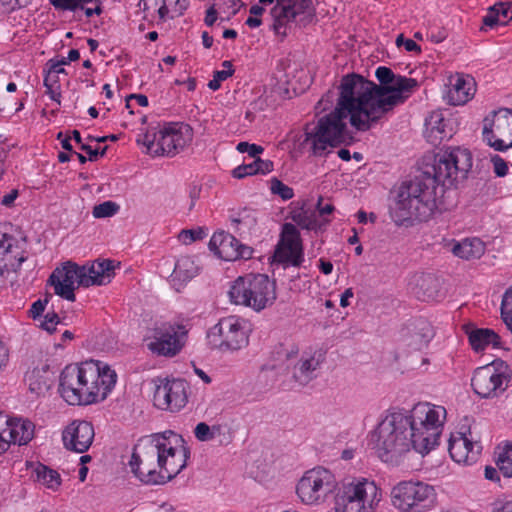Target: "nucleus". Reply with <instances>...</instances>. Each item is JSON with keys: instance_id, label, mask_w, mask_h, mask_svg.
Here are the masks:
<instances>
[{"instance_id": "obj_54", "label": "nucleus", "mask_w": 512, "mask_h": 512, "mask_svg": "<svg viewBox=\"0 0 512 512\" xmlns=\"http://www.w3.org/2000/svg\"><path fill=\"white\" fill-rule=\"evenodd\" d=\"M483 23L484 25L491 28L496 25H504L493 7H491L487 14L483 17Z\"/></svg>"}, {"instance_id": "obj_43", "label": "nucleus", "mask_w": 512, "mask_h": 512, "mask_svg": "<svg viewBox=\"0 0 512 512\" xmlns=\"http://www.w3.org/2000/svg\"><path fill=\"white\" fill-rule=\"evenodd\" d=\"M118 209L119 207L116 203L112 201H105L94 206L92 214L95 218H106L115 215Z\"/></svg>"}, {"instance_id": "obj_44", "label": "nucleus", "mask_w": 512, "mask_h": 512, "mask_svg": "<svg viewBox=\"0 0 512 512\" xmlns=\"http://www.w3.org/2000/svg\"><path fill=\"white\" fill-rule=\"evenodd\" d=\"M218 431H219L218 427L214 426L211 428L206 423L201 422L196 425L194 433H195V437L199 441H209L215 437L216 432H218Z\"/></svg>"}, {"instance_id": "obj_9", "label": "nucleus", "mask_w": 512, "mask_h": 512, "mask_svg": "<svg viewBox=\"0 0 512 512\" xmlns=\"http://www.w3.org/2000/svg\"><path fill=\"white\" fill-rule=\"evenodd\" d=\"M193 140V130L188 124L168 123L148 129L137 138L151 156L173 157L183 151Z\"/></svg>"}, {"instance_id": "obj_7", "label": "nucleus", "mask_w": 512, "mask_h": 512, "mask_svg": "<svg viewBox=\"0 0 512 512\" xmlns=\"http://www.w3.org/2000/svg\"><path fill=\"white\" fill-rule=\"evenodd\" d=\"M270 7L271 29L282 39L293 29L301 27L305 14L312 8L311 0H259L250 8L246 25L257 28L262 24L261 16Z\"/></svg>"}, {"instance_id": "obj_38", "label": "nucleus", "mask_w": 512, "mask_h": 512, "mask_svg": "<svg viewBox=\"0 0 512 512\" xmlns=\"http://www.w3.org/2000/svg\"><path fill=\"white\" fill-rule=\"evenodd\" d=\"M414 284L418 289L416 294L424 299L433 300L438 295L439 281L431 274H420L414 277Z\"/></svg>"}, {"instance_id": "obj_49", "label": "nucleus", "mask_w": 512, "mask_h": 512, "mask_svg": "<svg viewBox=\"0 0 512 512\" xmlns=\"http://www.w3.org/2000/svg\"><path fill=\"white\" fill-rule=\"evenodd\" d=\"M237 150L241 153H247L250 157L255 158L263 152V147L248 142H240L237 144Z\"/></svg>"}, {"instance_id": "obj_20", "label": "nucleus", "mask_w": 512, "mask_h": 512, "mask_svg": "<svg viewBox=\"0 0 512 512\" xmlns=\"http://www.w3.org/2000/svg\"><path fill=\"white\" fill-rule=\"evenodd\" d=\"M82 279L80 266L67 262L62 267L55 269L50 276V281L57 295L68 301H75V289L79 286Z\"/></svg>"}, {"instance_id": "obj_40", "label": "nucleus", "mask_w": 512, "mask_h": 512, "mask_svg": "<svg viewBox=\"0 0 512 512\" xmlns=\"http://www.w3.org/2000/svg\"><path fill=\"white\" fill-rule=\"evenodd\" d=\"M256 222L255 213L248 209H244L232 219V223L240 233L251 231L256 226Z\"/></svg>"}, {"instance_id": "obj_45", "label": "nucleus", "mask_w": 512, "mask_h": 512, "mask_svg": "<svg viewBox=\"0 0 512 512\" xmlns=\"http://www.w3.org/2000/svg\"><path fill=\"white\" fill-rule=\"evenodd\" d=\"M206 235V231L199 227L196 229L182 230L178 238L183 244L188 245L196 240L203 239Z\"/></svg>"}, {"instance_id": "obj_22", "label": "nucleus", "mask_w": 512, "mask_h": 512, "mask_svg": "<svg viewBox=\"0 0 512 512\" xmlns=\"http://www.w3.org/2000/svg\"><path fill=\"white\" fill-rule=\"evenodd\" d=\"M481 445L475 441L471 432L452 433L449 439L448 450L451 458L459 464L471 465L475 463L481 452Z\"/></svg>"}, {"instance_id": "obj_3", "label": "nucleus", "mask_w": 512, "mask_h": 512, "mask_svg": "<svg viewBox=\"0 0 512 512\" xmlns=\"http://www.w3.org/2000/svg\"><path fill=\"white\" fill-rule=\"evenodd\" d=\"M188 450L182 437L168 430L144 437L134 447L129 466L144 484H163L187 464Z\"/></svg>"}, {"instance_id": "obj_51", "label": "nucleus", "mask_w": 512, "mask_h": 512, "mask_svg": "<svg viewBox=\"0 0 512 512\" xmlns=\"http://www.w3.org/2000/svg\"><path fill=\"white\" fill-rule=\"evenodd\" d=\"M53 5L68 10H76L81 4L94 0H51Z\"/></svg>"}, {"instance_id": "obj_48", "label": "nucleus", "mask_w": 512, "mask_h": 512, "mask_svg": "<svg viewBox=\"0 0 512 512\" xmlns=\"http://www.w3.org/2000/svg\"><path fill=\"white\" fill-rule=\"evenodd\" d=\"M59 323H60L59 316L56 313L51 312V313H47L44 316L43 320L40 323V326H41V328H43L47 332L52 333V332L55 331L56 326Z\"/></svg>"}, {"instance_id": "obj_60", "label": "nucleus", "mask_w": 512, "mask_h": 512, "mask_svg": "<svg viewBox=\"0 0 512 512\" xmlns=\"http://www.w3.org/2000/svg\"><path fill=\"white\" fill-rule=\"evenodd\" d=\"M46 94L49 96V98L56 102L58 105L61 104L60 98H61V92H60V86H52V87H46Z\"/></svg>"}, {"instance_id": "obj_5", "label": "nucleus", "mask_w": 512, "mask_h": 512, "mask_svg": "<svg viewBox=\"0 0 512 512\" xmlns=\"http://www.w3.org/2000/svg\"><path fill=\"white\" fill-rule=\"evenodd\" d=\"M371 442L378 458L391 466H399L413 450L407 415L388 411L371 432Z\"/></svg>"}, {"instance_id": "obj_55", "label": "nucleus", "mask_w": 512, "mask_h": 512, "mask_svg": "<svg viewBox=\"0 0 512 512\" xmlns=\"http://www.w3.org/2000/svg\"><path fill=\"white\" fill-rule=\"evenodd\" d=\"M32 0H0V6L7 10L13 11L15 9L27 6Z\"/></svg>"}, {"instance_id": "obj_62", "label": "nucleus", "mask_w": 512, "mask_h": 512, "mask_svg": "<svg viewBox=\"0 0 512 512\" xmlns=\"http://www.w3.org/2000/svg\"><path fill=\"white\" fill-rule=\"evenodd\" d=\"M354 292L352 288H347L340 297V306L345 308L350 305V299L353 298Z\"/></svg>"}, {"instance_id": "obj_59", "label": "nucleus", "mask_w": 512, "mask_h": 512, "mask_svg": "<svg viewBox=\"0 0 512 512\" xmlns=\"http://www.w3.org/2000/svg\"><path fill=\"white\" fill-rule=\"evenodd\" d=\"M317 208H318V213H319L318 217L319 216L325 217L326 215H330V214H332V212L335 209L334 206L330 203L323 204L321 198L318 201ZM323 220H326V219L323 218Z\"/></svg>"}, {"instance_id": "obj_53", "label": "nucleus", "mask_w": 512, "mask_h": 512, "mask_svg": "<svg viewBox=\"0 0 512 512\" xmlns=\"http://www.w3.org/2000/svg\"><path fill=\"white\" fill-rule=\"evenodd\" d=\"M78 8H81L85 12V15L87 17H91L95 14L99 15L102 12L99 0H94L93 2L81 4Z\"/></svg>"}, {"instance_id": "obj_31", "label": "nucleus", "mask_w": 512, "mask_h": 512, "mask_svg": "<svg viewBox=\"0 0 512 512\" xmlns=\"http://www.w3.org/2000/svg\"><path fill=\"white\" fill-rule=\"evenodd\" d=\"M29 391L35 396L44 395L52 385L53 372L46 363L34 367L25 375Z\"/></svg>"}, {"instance_id": "obj_39", "label": "nucleus", "mask_w": 512, "mask_h": 512, "mask_svg": "<svg viewBox=\"0 0 512 512\" xmlns=\"http://www.w3.org/2000/svg\"><path fill=\"white\" fill-rule=\"evenodd\" d=\"M496 465L505 477H512V444L498 447Z\"/></svg>"}, {"instance_id": "obj_11", "label": "nucleus", "mask_w": 512, "mask_h": 512, "mask_svg": "<svg viewBox=\"0 0 512 512\" xmlns=\"http://www.w3.org/2000/svg\"><path fill=\"white\" fill-rule=\"evenodd\" d=\"M391 506L398 512H428L437 505L434 486L418 480H401L390 489Z\"/></svg>"}, {"instance_id": "obj_36", "label": "nucleus", "mask_w": 512, "mask_h": 512, "mask_svg": "<svg viewBox=\"0 0 512 512\" xmlns=\"http://www.w3.org/2000/svg\"><path fill=\"white\" fill-rule=\"evenodd\" d=\"M291 220L302 229L320 230L325 227L330 220H320L315 211L305 209L304 207L294 208L290 213Z\"/></svg>"}, {"instance_id": "obj_25", "label": "nucleus", "mask_w": 512, "mask_h": 512, "mask_svg": "<svg viewBox=\"0 0 512 512\" xmlns=\"http://www.w3.org/2000/svg\"><path fill=\"white\" fill-rule=\"evenodd\" d=\"M145 18L165 22L183 14L187 0H142Z\"/></svg>"}, {"instance_id": "obj_17", "label": "nucleus", "mask_w": 512, "mask_h": 512, "mask_svg": "<svg viewBox=\"0 0 512 512\" xmlns=\"http://www.w3.org/2000/svg\"><path fill=\"white\" fill-rule=\"evenodd\" d=\"M154 405L161 410L178 412L188 402V385L182 379H160L156 384Z\"/></svg>"}, {"instance_id": "obj_61", "label": "nucleus", "mask_w": 512, "mask_h": 512, "mask_svg": "<svg viewBox=\"0 0 512 512\" xmlns=\"http://www.w3.org/2000/svg\"><path fill=\"white\" fill-rule=\"evenodd\" d=\"M135 100L138 105L146 107L148 105V98L142 94H132L128 97L126 107L130 108V101Z\"/></svg>"}, {"instance_id": "obj_15", "label": "nucleus", "mask_w": 512, "mask_h": 512, "mask_svg": "<svg viewBox=\"0 0 512 512\" xmlns=\"http://www.w3.org/2000/svg\"><path fill=\"white\" fill-rule=\"evenodd\" d=\"M34 424L24 418L0 412V455L12 445H26L34 436Z\"/></svg>"}, {"instance_id": "obj_35", "label": "nucleus", "mask_w": 512, "mask_h": 512, "mask_svg": "<svg viewBox=\"0 0 512 512\" xmlns=\"http://www.w3.org/2000/svg\"><path fill=\"white\" fill-rule=\"evenodd\" d=\"M485 243L479 238H465L461 241H454L452 253L464 260L479 259L485 253Z\"/></svg>"}, {"instance_id": "obj_33", "label": "nucleus", "mask_w": 512, "mask_h": 512, "mask_svg": "<svg viewBox=\"0 0 512 512\" xmlns=\"http://www.w3.org/2000/svg\"><path fill=\"white\" fill-rule=\"evenodd\" d=\"M13 239L4 235L0 240V276L5 271L16 270L26 260L23 252L13 246Z\"/></svg>"}, {"instance_id": "obj_2", "label": "nucleus", "mask_w": 512, "mask_h": 512, "mask_svg": "<svg viewBox=\"0 0 512 512\" xmlns=\"http://www.w3.org/2000/svg\"><path fill=\"white\" fill-rule=\"evenodd\" d=\"M299 501L311 507L325 504L333 497L335 512H376L383 492L370 477L347 478L339 485L336 475L323 466L303 473L295 487Z\"/></svg>"}, {"instance_id": "obj_41", "label": "nucleus", "mask_w": 512, "mask_h": 512, "mask_svg": "<svg viewBox=\"0 0 512 512\" xmlns=\"http://www.w3.org/2000/svg\"><path fill=\"white\" fill-rule=\"evenodd\" d=\"M500 315L503 323L512 333V285L502 295Z\"/></svg>"}, {"instance_id": "obj_58", "label": "nucleus", "mask_w": 512, "mask_h": 512, "mask_svg": "<svg viewBox=\"0 0 512 512\" xmlns=\"http://www.w3.org/2000/svg\"><path fill=\"white\" fill-rule=\"evenodd\" d=\"M9 361V350L6 345L0 341V373L7 366Z\"/></svg>"}, {"instance_id": "obj_13", "label": "nucleus", "mask_w": 512, "mask_h": 512, "mask_svg": "<svg viewBox=\"0 0 512 512\" xmlns=\"http://www.w3.org/2000/svg\"><path fill=\"white\" fill-rule=\"evenodd\" d=\"M509 381L507 364L503 361H494L474 371L471 386L478 396L493 398L505 391Z\"/></svg>"}, {"instance_id": "obj_16", "label": "nucleus", "mask_w": 512, "mask_h": 512, "mask_svg": "<svg viewBox=\"0 0 512 512\" xmlns=\"http://www.w3.org/2000/svg\"><path fill=\"white\" fill-rule=\"evenodd\" d=\"M483 140L496 151H506L511 148L512 140V110L502 108L493 112L492 118L484 120Z\"/></svg>"}, {"instance_id": "obj_32", "label": "nucleus", "mask_w": 512, "mask_h": 512, "mask_svg": "<svg viewBox=\"0 0 512 512\" xmlns=\"http://www.w3.org/2000/svg\"><path fill=\"white\" fill-rule=\"evenodd\" d=\"M433 337V327L425 320H419L409 325L405 333L407 346L414 350L426 348Z\"/></svg>"}, {"instance_id": "obj_4", "label": "nucleus", "mask_w": 512, "mask_h": 512, "mask_svg": "<svg viewBox=\"0 0 512 512\" xmlns=\"http://www.w3.org/2000/svg\"><path fill=\"white\" fill-rule=\"evenodd\" d=\"M116 382L117 374L108 364L88 360L62 370L59 392L69 405H91L104 401Z\"/></svg>"}, {"instance_id": "obj_8", "label": "nucleus", "mask_w": 512, "mask_h": 512, "mask_svg": "<svg viewBox=\"0 0 512 512\" xmlns=\"http://www.w3.org/2000/svg\"><path fill=\"white\" fill-rule=\"evenodd\" d=\"M228 295L233 304L261 312L276 301V284L266 274L247 273L235 279Z\"/></svg>"}, {"instance_id": "obj_46", "label": "nucleus", "mask_w": 512, "mask_h": 512, "mask_svg": "<svg viewBox=\"0 0 512 512\" xmlns=\"http://www.w3.org/2000/svg\"><path fill=\"white\" fill-rule=\"evenodd\" d=\"M491 163L493 166V172L497 177H504L508 174V164L499 155H493L491 157Z\"/></svg>"}, {"instance_id": "obj_27", "label": "nucleus", "mask_w": 512, "mask_h": 512, "mask_svg": "<svg viewBox=\"0 0 512 512\" xmlns=\"http://www.w3.org/2000/svg\"><path fill=\"white\" fill-rule=\"evenodd\" d=\"M199 271L200 266L194 256L181 255L174 263L169 282L177 292H180L189 281L198 275Z\"/></svg>"}, {"instance_id": "obj_24", "label": "nucleus", "mask_w": 512, "mask_h": 512, "mask_svg": "<svg viewBox=\"0 0 512 512\" xmlns=\"http://www.w3.org/2000/svg\"><path fill=\"white\" fill-rule=\"evenodd\" d=\"M407 417L413 419L417 424H422L432 430L442 432L447 418V411L444 406L420 402L412 408Z\"/></svg>"}, {"instance_id": "obj_29", "label": "nucleus", "mask_w": 512, "mask_h": 512, "mask_svg": "<svg viewBox=\"0 0 512 512\" xmlns=\"http://www.w3.org/2000/svg\"><path fill=\"white\" fill-rule=\"evenodd\" d=\"M452 135V129L448 127L441 111H433L425 120L424 137L433 145H438Z\"/></svg>"}, {"instance_id": "obj_12", "label": "nucleus", "mask_w": 512, "mask_h": 512, "mask_svg": "<svg viewBox=\"0 0 512 512\" xmlns=\"http://www.w3.org/2000/svg\"><path fill=\"white\" fill-rule=\"evenodd\" d=\"M188 329L179 322H162L152 327L145 341L147 348L153 354L164 357H174L184 347Z\"/></svg>"}, {"instance_id": "obj_14", "label": "nucleus", "mask_w": 512, "mask_h": 512, "mask_svg": "<svg viewBox=\"0 0 512 512\" xmlns=\"http://www.w3.org/2000/svg\"><path fill=\"white\" fill-rule=\"evenodd\" d=\"M213 347L221 350H239L248 344L247 323L237 316L221 319L209 332Z\"/></svg>"}, {"instance_id": "obj_21", "label": "nucleus", "mask_w": 512, "mask_h": 512, "mask_svg": "<svg viewBox=\"0 0 512 512\" xmlns=\"http://www.w3.org/2000/svg\"><path fill=\"white\" fill-rule=\"evenodd\" d=\"M95 437L93 425L85 420H73L62 432L63 445L67 450L86 452Z\"/></svg>"}, {"instance_id": "obj_47", "label": "nucleus", "mask_w": 512, "mask_h": 512, "mask_svg": "<svg viewBox=\"0 0 512 512\" xmlns=\"http://www.w3.org/2000/svg\"><path fill=\"white\" fill-rule=\"evenodd\" d=\"M256 174L257 173L255 170L254 161H252L251 163H248V164L239 165L232 171L233 177L237 178V179H242L244 177L252 176V175H256Z\"/></svg>"}, {"instance_id": "obj_37", "label": "nucleus", "mask_w": 512, "mask_h": 512, "mask_svg": "<svg viewBox=\"0 0 512 512\" xmlns=\"http://www.w3.org/2000/svg\"><path fill=\"white\" fill-rule=\"evenodd\" d=\"M33 473L37 483L52 491H57L62 484L61 475L46 465L38 464Z\"/></svg>"}, {"instance_id": "obj_57", "label": "nucleus", "mask_w": 512, "mask_h": 512, "mask_svg": "<svg viewBox=\"0 0 512 512\" xmlns=\"http://www.w3.org/2000/svg\"><path fill=\"white\" fill-rule=\"evenodd\" d=\"M396 43L398 46L403 45L404 48L409 52L420 51V46L415 41H413L412 39H404L402 35L397 37Z\"/></svg>"}, {"instance_id": "obj_50", "label": "nucleus", "mask_w": 512, "mask_h": 512, "mask_svg": "<svg viewBox=\"0 0 512 512\" xmlns=\"http://www.w3.org/2000/svg\"><path fill=\"white\" fill-rule=\"evenodd\" d=\"M498 16L502 20V23H506L512 19V3H499L493 6Z\"/></svg>"}, {"instance_id": "obj_18", "label": "nucleus", "mask_w": 512, "mask_h": 512, "mask_svg": "<svg viewBox=\"0 0 512 512\" xmlns=\"http://www.w3.org/2000/svg\"><path fill=\"white\" fill-rule=\"evenodd\" d=\"M273 258L275 262L284 265L299 266L302 263L304 259L302 241L294 224L285 223L283 225Z\"/></svg>"}, {"instance_id": "obj_23", "label": "nucleus", "mask_w": 512, "mask_h": 512, "mask_svg": "<svg viewBox=\"0 0 512 512\" xmlns=\"http://www.w3.org/2000/svg\"><path fill=\"white\" fill-rule=\"evenodd\" d=\"M475 92L476 82L472 76L455 73L448 78L444 97L448 104L459 106L469 102L474 97Z\"/></svg>"}, {"instance_id": "obj_56", "label": "nucleus", "mask_w": 512, "mask_h": 512, "mask_svg": "<svg viewBox=\"0 0 512 512\" xmlns=\"http://www.w3.org/2000/svg\"><path fill=\"white\" fill-rule=\"evenodd\" d=\"M47 299L35 301L30 308V315L33 319H36L42 315L47 305Z\"/></svg>"}, {"instance_id": "obj_34", "label": "nucleus", "mask_w": 512, "mask_h": 512, "mask_svg": "<svg viewBox=\"0 0 512 512\" xmlns=\"http://www.w3.org/2000/svg\"><path fill=\"white\" fill-rule=\"evenodd\" d=\"M468 340L472 349L476 352L488 348L498 349L502 347V339L498 333L489 328H475L468 332Z\"/></svg>"}, {"instance_id": "obj_26", "label": "nucleus", "mask_w": 512, "mask_h": 512, "mask_svg": "<svg viewBox=\"0 0 512 512\" xmlns=\"http://www.w3.org/2000/svg\"><path fill=\"white\" fill-rule=\"evenodd\" d=\"M409 436L413 450L421 455H427L439 445L442 432L432 430L429 427L417 424L409 417Z\"/></svg>"}, {"instance_id": "obj_63", "label": "nucleus", "mask_w": 512, "mask_h": 512, "mask_svg": "<svg viewBox=\"0 0 512 512\" xmlns=\"http://www.w3.org/2000/svg\"><path fill=\"white\" fill-rule=\"evenodd\" d=\"M18 197V191L17 190H11L9 193L4 195L1 199V204L4 206H11L16 198Z\"/></svg>"}, {"instance_id": "obj_6", "label": "nucleus", "mask_w": 512, "mask_h": 512, "mask_svg": "<svg viewBox=\"0 0 512 512\" xmlns=\"http://www.w3.org/2000/svg\"><path fill=\"white\" fill-rule=\"evenodd\" d=\"M442 189L431 177L417 178L400 188L391 210L396 224L408 220L427 221L438 209V193Z\"/></svg>"}, {"instance_id": "obj_42", "label": "nucleus", "mask_w": 512, "mask_h": 512, "mask_svg": "<svg viewBox=\"0 0 512 512\" xmlns=\"http://www.w3.org/2000/svg\"><path fill=\"white\" fill-rule=\"evenodd\" d=\"M270 190L272 194L278 195L285 201L294 197L293 189L277 178H272L270 180Z\"/></svg>"}, {"instance_id": "obj_28", "label": "nucleus", "mask_w": 512, "mask_h": 512, "mask_svg": "<svg viewBox=\"0 0 512 512\" xmlns=\"http://www.w3.org/2000/svg\"><path fill=\"white\" fill-rule=\"evenodd\" d=\"M82 279L80 284L84 287L92 285H104L111 281L114 275L113 261L97 260L91 265L80 266Z\"/></svg>"}, {"instance_id": "obj_52", "label": "nucleus", "mask_w": 512, "mask_h": 512, "mask_svg": "<svg viewBox=\"0 0 512 512\" xmlns=\"http://www.w3.org/2000/svg\"><path fill=\"white\" fill-rule=\"evenodd\" d=\"M254 165L257 174H268L273 171L274 165L270 160H263L257 156L254 158Z\"/></svg>"}, {"instance_id": "obj_10", "label": "nucleus", "mask_w": 512, "mask_h": 512, "mask_svg": "<svg viewBox=\"0 0 512 512\" xmlns=\"http://www.w3.org/2000/svg\"><path fill=\"white\" fill-rule=\"evenodd\" d=\"M472 154L466 148L449 147L435 154L424 177H431L435 185H453L467 178L472 168Z\"/></svg>"}, {"instance_id": "obj_19", "label": "nucleus", "mask_w": 512, "mask_h": 512, "mask_svg": "<svg viewBox=\"0 0 512 512\" xmlns=\"http://www.w3.org/2000/svg\"><path fill=\"white\" fill-rule=\"evenodd\" d=\"M209 249L224 261H235L237 259H249L252 256V249L242 245L233 235L220 231L215 232L210 241Z\"/></svg>"}, {"instance_id": "obj_30", "label": "nucleus", "mask_w": 512, "mask_h": 512, "mask_svg": "<svg viewBox=\"0 0 512 512\" xmlns=\"http://www.w3.org/2000/svg\"><path fill=\"white\" fill-rule=\"evenodd\" d=\"M320 363V355H317L316 352H304L294 363L292 371L294 380L301 385L308 384L316 377Z\"/></svg>"}, {"instance_id": "obj_64", "label": "nucleus", "mask_w": 512, "mask_h": 512, "mask_svg": "<svg viewBox=\"0 0 512 512\" xmlns=\"http://www.w3.org/2000/svg\"><path fill=\"white\" fill-rule=\"evenodd\" d=\"M45 87L60 86L58 76L54 72H49L44 79Z\"/></svg>"}, {"instance_id": "obj_1", "label": "nucleus", "mask_w": 512, "mask_h": 512, "mask_svg": "<svg viewBox=\"0 0 512 512\" xmlns=\"http://www.w3.org/2000/svg\"><path fill=\"white\" fill-rule=\"evenodd\" d=\"M375 76L379 84L355 73L341 78L335 107L305 134V142L314 155L321 156L327 149L350 141L353 137L350 127L358 132L369 131L418 87L416 79L395 74L385 66H379Z\"/></svg>"}]
</instances>
